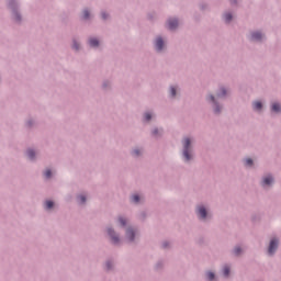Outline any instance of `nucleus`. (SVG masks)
Segmentation results:
<instances>
[{"label": "nucleus", "instance_id": "nucleus-1", "mask_svg": "<svg viewBox=\"0 0 281 281\" xmlns=\"http://www.w3.org/2000/svg\"><path fill=\"white\" fill-rule=\"evenodd\" d=\"M190 138H184L183 140V157L186 161H190L192 159V156H190Z\"/></svg>", "mask_w": 281, "mask_h": 281}, {"label": "nucleus", "instance_id": "nucleus-2", "mask_svg": "<svg viewBox=\"0 0 281 281\" xmlns=\"http://www.w3.org/2000/svg\"><path fill=\"white\" fill-rule=\"evenodd\" d=\"M276 249H278V239H271L268 252L270 256H273L276 254Z\"/></svg>", "mask_w": 281, "mask_h": 281}, {"label": "nucleus", "instance_id": "nucleus-3", "mask_svg": "<svg viewBox=\"0 0 281 281\" xmlns=\"http://www.w3.org/2000/svg\"><path fill=\"white\" fill-rule=\"evenodd\" d=\"M108 234L112 238V241L114 243V245H116V243H120V238L115 236V232L113 229L109 228Z\"/></svg>", "mask_w": 281, "mask_h": 281}, {"label": "nucleus", "instance_id": "nucleus-4", "mask_svg": "<svg viewBox=\"0 0 281 281\" xmlns=\"http://www.w3.org/2000/svg\"><path fill=\"white\" fill-rule=\"evenodd\" d=\"M178 26H179V21H177L175 19L168 21V29L169 30H177Z\"/></svg>", "mask_w": 281, "mask_h": 281}, {"label": "nucleus", "instance_id": "nucleus-5", "mask_svg": "<svg viewBox=\"0 0 281 281\" xmlns=\"http://www.w3.org/2000/svg\"><path fill=\"white\" fill-rule=\"evenodd\" d=\"M198 215L200 218H206L207 216V211L203 206L198 207Z\"/></svg>", "mask_w": 281, "mask_h": 281}, {"label": "nucleus", "instance_id": "nucleus-6", "mask_svg": "<svg viewBox=\"0 0 281 281\" xmlns=\"http://www.w3.org/2000/svg\"><path fill=\"white\" fill-rule=\"evenodd\" d=\"M156 49L161 52L164 49V40L161 37H157L156 40Z\"/></svg>", "mask_w": 281, "mask_h": 281}, {"label": "nucleus", "instance_id": "nucleus-7", "mask_svg": "<svg viewBox=\"0 0 281 281\" xmlns=\"http://www.w3.org/2000/svg\"><path fill=\"white\" fill-rule=\"evenodd\" d=\"M271 183H273V178L271 176L263 178L262 186H271Z\"/></svg>", "mask_w": 281, "mask_h": 281}, {"label": "nucleus", "instance_id": "nucleus-8", "mask_svg": "<svg viewBox=\"0 0 281 281\" xmlns=\"http://www.w3.org/2000/svg\"><path fill=\"white\" fill-rule=\"evenodd\" d=\"M126 237L128 238V240L133 241L135 238V232L133 229L128 228L126 231Z\"/></svg>", "mask_w": 281, "mask_h": 281}, {"label": "nucleus", "instance_id": "nucleus-9", "mask_svg": "<svg viewBox=\"0 0 281 281\" xmlns=\"http://www.w3.org/2000/svg\"><path fill=\"white\" fill-rule=\"evenodd\" d=\"M251 41H262V35L259 32H255L251 34Z\"/></svg>", "mask_w": 281, "mask_h": 281}, {"label": "nucleus", "instance_id": "nucleus-10", "mask_svg": "<svg viewBox=\"0 0 281 281\" xmlns=\"http://www.w3.org/2000/svg\"><path fill=\"white\" fill-rule=\"evenodd\" d=\"M89 45L90 47H98L100 45V42L97 38H90Z\"/></svg>", "mask_w": 281, "mask_h": 281}, {"label": "nucleus", "instance_id": "nucleus-11", "mask_svg": "<svg viewBox=\"0 0 281 281\" xmlns=\"http://www.w3.org/2000/svg\"><path fill=\"white\" fill-rule=\"evenodd\" d=\"M210 100H211V102H214V104H215L214 112L221 113V108H218V105L216 104V100L214 99V95H211Z\"/></svg>", "mask_w": 281, "mask_h": 281}, {"label": "nucleus", "instance_id": "nucleus-12", "mask_svg": "<svg viewBox=\"0 0 281 281\" xmlns=\"http://www.w3.org/2000/svg\"><path fill=\"white\" fill-rule=\"evenodd\" d=\"M272 111H274V113H280L281 105L279 103H273L272 104Z\"/></svg>", "mask_w": 281, "mask_h": 281}, {"label": "nucleus", "instance_id": "nucleus-13", "mask_svg": "<svg viewBox=\"0 0 281 281\" xmlns=\"http://www.w3.org/2000/svg\"><path fill=\"white\" fill-rule=\"evenodd\" d=\"M254 109H255V111H260V109H262V102L256 101L254 103Z\"/></svg>", "mask_w": 281, "mask_h": 281}, {"label": "nucleus", "instance_id": "nucleus-14", "mask_svg": "<svg viewBox=\"0 0 281 281\" xmlns=\"http://www.w3.org/2000/svg\"><path fill=\"white\" fill-rule=\"evenodd\" d=\"M45 205H46V210H52L54 207V202L53 201H46Z\"/></svg>", "mask_w": 281, "mask_h": 281}, {"label": "nucleus", "instance_id": "nucleus-15", "mask_svg": "<svg viewBox=\"0 0 281 281\" xmlns=\"http://www.w3.org/2000/svg\"><path fill=\"white\" fill-rule=\"evenodd\" d=\"M27 157H29V159H34V157H35L34 150L29 149V150H27Z\"/></svg>", "mask_w": 281, "mask_h": 281}, {"label": "nucleus", "instance_id": "nucleus-16", "mask_svg": "<svg viewBox=\"0 0 281 281\" xmlns=\"http://www.w3.org/2000/svg\"><path fill=\"white\" fill-rule=\"evenodd\" d=\"M223 274L225 276V278H227V276H229V267H224L223 269Z\"/></svg>", "mask_w": 281, "mask_h": 281}, {"label": "nucleus", "instance_id": "nucleus-17", "mask_svg": "<svg viewBox=\"0 0 281 281\" xmlns=\"http://www.w3.org/2000/svg\"><path fill=\"white\" fill-rule=\"evenodd\" d=\"M224 19H225L226 23H229V21H232V14L231 13H226L224 15Z\"/></svg>", "mask_w": 281, "mask_h": 281}, {"label": "nucleus", "instance_id": "nucleus-18", "mask_svg": "<svg viewBox=\"0 0 281 281\" xmlns=\"http://www.w3.org/2000/svg\"><path fill=\"white\" fill-rule=\"evenodd\" d=\"M245 165H246V166H254V160H252L251 158H247V159L245 160Z\"/></svg>", "mask_w": 281, "mask_h": 281}, {"label": "nucleus", "instance_id": "nucleus-19", "mask_svg": "<svg viewBox=\"0 0 281 281\" xmlns=\"http://www.w3.org/2000/svg\"><path fill=\"white\" fill-rule=\"evenodd\" d=\"M132 201H133V203H139V195L134 194V195L132 196Z\"/></svg>", "mask_w": 281, "mask_h": 281}, {"label": "nucleus", "instance_id": "nucleus-20", "mask_svg": "<svg viewBox=\"0 0 281 281\" xmlns=\"http://www.w3.org/2000/svg\"><path fill=\"white\" fill-rule=\"evenodd\" d=\"M206 278H207V280H210V281L214 280V272H207V273H206Z\"/></svg>", "mask_w": 281, "mask_h": 281}, {"label": "nucleus", "instance_id": "nucleus-21", "mask_svg": "<svg viewBox=\"0 0 281 281\" xmlns=\"http://www.w3.org/2000/svg\"><path fill=\"white\" fill-rule=\"evenodd\" d=\"M170 93H171V98H175V95H177V89H175V87H171Z\"/></svg>", "mask_w": 281, "mask_h": 281}, {"label": "nucleus", "instance_id": "nucleus-22", "mask_svg": "<svg viewBox=\"0 0 281 281\" xmlns=\"http://www.w3.org/2000/svg\"><path fill=\"white\" fill-rule=\"evenodd\" d=\"M119 222L121 223L122 227L126 225V220L124 217H120Z\"/></svg>", "mask_w": 281, "mask_h": 281}, {"label": "nucleus", "instance_id": "nucleus-23", "mask_svg": "<svg viewBox=\"0 0 281 281\" xmlns=\"http://www.w3.org/2000/svg\"><path fill=\"white\" fill-rule=\"evenodd\" d=\"M153 115H150V113H145V120L146 122H150Z\"/></svg>", "mask_w": 281, "mask_h": 281}, {"label": "nucleus", "instance_id": "nucleus-24", "mask_svg": "<svg viewBox=\"0 0 281 281\" xmlns=\"http://www.w3.org/2000/svg\"><path fill=\"white\" fill-rule=\"evenodd\" d=\"M44 175H45L46 179H49L52 177V170H49V169L46 170Z\"/></svg>", "mask_w": 281, "mask_h": 281}, {"label": "nucleus", "instance_id": "nucleus-25", "mask_svg": "<svg viewBox=\"0 0 281 281\" xmlns=\"http://www.w3.org/2000/svg\"><path fill=\"white\" fill-rule=\"evenodd\" d=\"M234 254H235V256H239L240 255V247H236L234 249Z\"/></svg>", "mask_w": 281, "mask_h": 281}, {"label": "nucleus", "instance_id": "nucleus-26", "mask_svg": "<svg viewBox=\"0 0 281 281\" xmlns=\"http://www.w3.org/2000/svg\"><path fill=\"white\" fill-rule=\"evenodd\" d=\"M79 201H80V203H86L87 198L85 195H80Z\"/></svg>", "mask_w": 281, "mask_h": 281}, {"label": "nucleus", "instance_id": "nucleus-27", "mask_svg": "<svg viewBox=\"0 0 281 281\" xmlns=\"http://www.w3.org/2000/svg\"><path fill=\"white\" fill-rule=\"evenodd\" d=\"M226 94H227V92L225 91V89H222V93L217 94V98H223Z\"/></svg>", "mask_w": 281, "mask_h": 281}, {"label": "nucleus", "instance_id": "nucleus-28", "mask_svg": "<svg viewBox=\"0 0 281 281\" xmlns=\"http://www.w3.org/2000/svg\"><path fill=\"white\" fill-rule=\"evenodd\" d=\"M83 19H89V11L87 10L83 11Z\"/></svg>", "mask_w": 281, "mask_h": 281}, {"label": "nucleus", "instance_id": "nucleus-29", "mask_svg": "<svg viewBox=\"0 0 281 281\" xmlns=\"http://www.w3.org/2000/svg\"><path fill=\"white\" fill-rule=\"evenodd\" d=\"M134 155H135L136 157H138V155H139V149H135V150H134Z\"/></svg>", "mask_w": 281, "mask_h": 281}, {"label": "nucleus", "instance_id": "nucleus-30", "mask_svg": "<svg viewBox=\"0 0 281 281\" xmlns=\"http://www.w3.org/2000/svg\"><path fill=\"white\" fill-rule=\"evenodd\" d=\"M74 49H78V43L75 42L74 45H72Z\"/></svg>", "mask_w": 281, "mask_h": 281}, {"label": "nucleus", "instance_id": "nucleus-31", "mask_svg": "<svg viewBox=\"0 0 281 281\" xmlns=\"http://www.w3.org/2000/svg\"><path fill=\"white\" fill-rule=\"evenodd\" d=\"M102 19H106V13H101Z\"/></svg>", "mask_w": 281, "mask_h": 281}, {"label": "nucleus", "instance_id": "nucleus-32", "mask_svg": "<svg viewBox=\"0 0 281 281\" xmlns=\"http://www.w3.org/2000/svg\"><path fill=\"white\" fill-rule=\"evenodd\" d=\"M106 268H108V269H111V263H110V261L106 262Z\"/></svg>", "mask_w": 281, "mask_h": 281}, {"label": "nucleus", "instance_id": "nucleus-33", "mask_svg": "<svg viewBox=\"0 0 281 281\" xmlns=\"http://www.w3.org/2000/svg\"><path fill=\"white\" fill-rule=\"evenodd\" d=\"M15 19H16V21H20L21 16H19V14H15Z\"/></svg>", "mask_w": 281, "mask_h": 281}, {"label": "nucleus", "instance_id": "nucleus-34", "mask_svg": "<svg viewBox=\"0 0 281 281\" xmlns=\"http://www.w3.org/2000/svg\"><path fill=\"white\" fill-rule=\"evenodd\" d=\"M162 247L166 249V247H168V243H164Z\"/></svg>", "mask_w": 281, "mask_h": 281}, {"label": "nucleus", "instance_id": "nucleus-35", "mask_svg": "<svg viewBox=\"0 0 281 281\" xmlns=\"http://www.w3.org/2000/svg\"><path fill=\"white\" fill-rule=\"evenodd\" d=\"M157 133H159V131H158V130H155V131H154V135H157Z\"/></svg>", "mask_w": 281, "mask_h": 281}]
</instances>
